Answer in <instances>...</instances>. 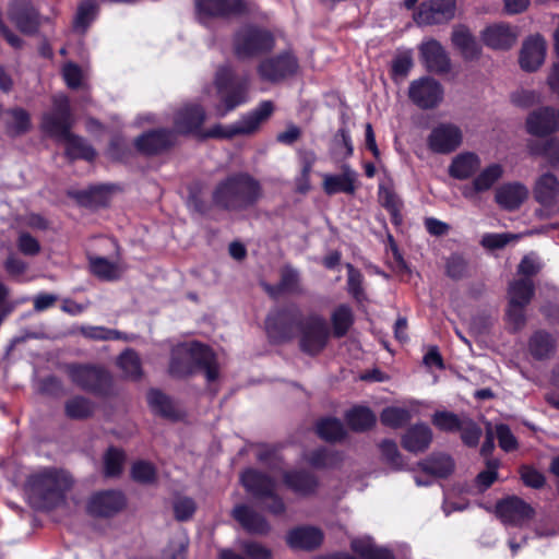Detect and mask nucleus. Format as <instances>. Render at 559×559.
Instances as JSON below:
<instances>
[{"mask_svg": "<svg viewBox=\"0 0 559 559\" xmlns=\"http://www.w3.org/2000/svg\"><path fill=\"white\" fill-rule=\"evenodd\" d=\"M72 485V477L66 471L44 467L27 476L25 490L36 509L51 510L64 502Z\"/></svg>", "mask_w": 559, "mask_h": 559, "instance_id": "1", "label": "nucleus"}, {"mask_svg": "<svg viewBox=\"0 0 559 559\" xmlns=\"http://www.w3.org/2000/svg\"><path fill=\"white\" fill-rule=\"evenodd\" d=\"M262 194V186L254 177L236 173L217 182L212 192V203L221 210L241 212L254 206Z\"/></svg>", "mask_w": 559, "mask_h": 559, "instance_id": "2", "label": "nucleus"}, {"mask_svg": "<svg viewBox=\"0 0 559 559\" xmlns=\"http://www.w3.org/2000/svg\"><path fill=\"white\" fill-rule=\"evenodd\" d=\"M275 47L273 34L255 25L241 26L233 37V51L238 60L245 61L269 53Z\"/></svg>", "mask_w": 559, "mask_h": 559, "instance_id": "3", "label": "nucleus"}, {"mask_svg": "<svg viewBox=\"0 0 559 559\" xmlns=\"http://www.w3.org/2000/svg\"><path fill=\"white\" fill-rule=\"evenodd\" d=\"M240 483L254 499L270 500L265 507L270 513L280 515L285 512L286 506L276 492L277 483L269 474L255 468H248L240 474Z\"/></svg>", "mask_w": 559, "mask_h": 559, "instance_id": "4", "label": "nucleus"}, {"mask_svg": "<svg viewBox=\"0 0 559 559\" xmlns=\"http://www.w3.org/2000/svg\"><path fill=\"white\" fill-rule=\"evenodd\" d=\"M66 372L72 383L97 396H108L114 392L112 377L102 366L70 364Z\"/></svg>", "mask_w": 559, "mask_h": 559, "instance_id": "5", "label": "nucleus"}, {"mask_svg": "<svg viewBox=\"0 0 559 559\" xmlns=\"http://www.w3.org/2000/svg\"><path fill=\"white\" fill-rule=\"evenodd\" d=\"M305 316L296 304H289L271 311L265 319V329L276 343L290 341L300 331Z\"/></svg>", "mask_w": 559, "mask_h": 559, "instance_id": "6", "label": "nucleus"}, {"mask_svg": "<svg viewBox=\"0 0 559 559\" xmlns=\"http://www.w3.org/2000/svg\"><path fill=\"white\" fill-rule=\"evenodd\" d=\"M274 104L271 100L261 102L253 110L242 116L238 121L227 127L216 124L204 134L205 138L230 139L236 135H249L259 130L274 111Z\"/></svg>", "mask_w": 559, "mask_h": 559, "instance_id": "7", "label": "nucleus"}, {"mask_svg": "<svg viewBox=\"0 0 559 559\" xmlns=\"http://www.w3.org/2000/svg\"><path fill=\"white\" fill-rule=\"evenodd\" d=\"M215 86L218 93H224L222 97L224 109H217L221 117L245 104L248 99V80L242 79L236 82L234 70L227 64L221 66L216 70Z\"/></svg>", "mask_w": 559, "mask_h": 559, "instance_id": "8", "label": "nucleus"}, {"mask_svg": "<svg viewBox=\"0 0 559 559\" xmlns=\"http://www.w3.org/2000/svg\"><path fill=\"white\" fill-rule=\"evenodd\" d=\"M70 99L66 95L52 97V107L41 117L40 128L49 136L60 141L67 136L74 124Z\"/></svg>", "mask_w": 559, "mask_h": 559, "instance_id": "9", "label": "nucleus"}, {"mask_svg": "<svg viewBox=\"0 0 559 559\" xmlns=\"http://www.w3.org/2000/svg\"><path fill=\"white\" fill-rule=\"evenodd\" d=\"M299 333L301 350L317 355L326 346L331 331L321 314L310 313L304 318Z\"/></svg>", "mask_w": 559, "mask_h": 559, "instance_id": "10", "label": "nucleus"}, {"mask_svg": "<svg viewBox=\"0 0 559 559\" xmlns=\"http://www.w3.org/2000/svg\"><path fill=\"white\" fill-rule=\"evenodd\" d=\"M298 68L297 58L290 51H284L261 60L257 67V72L262 81L277 84L295 75Z\"/></svg>", "mask_w": 559, "mask_h": 559, "instance_id": "11", "label": "nucleus"}, {"mask_svg": "<svg viewBox=\"0 0 559 559\" xmlns=\"http://www.w3.org/2000/svg\"><path fill=\"white\" fill-rule=\"evenodd\" d=\"M409 100L423 110L437 108L443 100V86L436 79L423 76L411 82L408 86Z\"/></svg>", "mask_w": 559, "mask_h": 559, "instance_id": "12", "label": "nucleus"}, {"mask_svg": "<svg viewBox=\"0 0 559 559\" xmlns=\"http://www.w3.org/2000/svg\"><path fill=\"white\" fill-rule=\"evenodd\" d=\"M198 20L206 24L212 17H229L243 14L247 5L242 0H194Z\"/></svg>", "mask_w": 559, "mask_h": 559, "instance_id": "13", "label": "nucleus"}, {"mask_svg": "<svg viewBox=\"0 0 559 559\" xmlns=\"http://www.w3.org/2000/svg\"><path fill=\"white\" fill-rule=\"evenodd\" d=\"M8 16L17 29L25 35H34L40 26V14L31 0H11Z\"/></svg>", "mask_w": 559, "mask_h": 559, "instance_id": "14", "label": "nucleus"}, {"mask_svg": "<svg viewBox=\"0 0 559 559\" xmlns=\"http://www.w3.org/2000/svg\"><path fill=\"white\" fill-rule=\"evenodd\" d=\"M463 141L462 130L453 123H440L428 135L427 145L437 154L454 152Z\"/></svg>", "mask_w": 559, "mask_h": 559, "instance_id": "15", "label": "nucleus"}, {"mask_svg": "<svg viewBox=\"0 0 559 559\" xmlns=\"http://www.w3.org/2000/svg\"><path fill=\"white\" fill-rule=\"evenodd\" d=\"M455 0H429L420 4L415 15L418 25H436L451 21L455 15Z\"/></svg>", "mask_w": 559, "mask_h": 559, "instance_id": "16", "label": "nucleus"}, {"mask_svg": "<svg viewBox=\"0 0 559 559\" xmlns=\"http://www.w3.org/2000/svg\"><path fill=\"white\" fill-rule=\"evenodd\" d=\"M126 504L127 500L121 491L104 490L90 498L87 511L96 518H111L122 511Z\"/></svg>", "mask_w": 559, "mask_h": 559, "instance_id": "17", "label": "nucleus"}, {"mask_svg": "<svg viewBox=\"0 0 559 559\" xmlns=\"http://www.w3.org/2000/svg\"><path fill=\"white\" fill-rule=\"evenodd\" d=\"M533 194L536 202L545 210L550 211L551 214L559 213V179L555 174L546 171L538 176L533 187Z\"/></svg>", "mask_w": 559, "mask_h": 559, "instance_id": "18", "label": "nucleus"}, {"mask_svg": "<svg viewBox=\"0 0 559 559\" xmlns=\"http://www.w3.org/2000/svg\"><path fill=\"white\" fill-rule=\"evenodd\" d=\"M527 132L536 136H547L559 130V110L542 107L532 111L526 118Z\"/></svg>", "mask_w": 559, "mask_h": 559, "instance_id": "19", "label": "nucleus"}, {"mask_svg": "<svg viewBox=\"0 0 559 559\" xmlns=\"http://www.w3.org/2000/svg\"><path fill=\"white\" fill-rule=\"evenodd\" d=\"M497 514L507 524L521 525L533 518L534 509L519 497L512 496L497 503Z\"/></svg>", "mask_w": 559, "mask_h": 559, "instance_id": "20", "label": "nucleus"}, {"mask_svg": "<svg viewBox=\"0 0 559 559\" xmlns=\"http://www.w3.org/2000/svg\"><path fill=\"white\" fill-rule=\"evenodd\" d=\"M231 515L249 534L263 536L271 531V525L264 515L247 504H237Z\"/></svg>", "mask_w": 559, "mask_h": 559, "instance_id": "21", "label": "nucleus"}, {"mask_svg": "<svg viewBox=\"0 0 559 559\" xmlns=\"http://www.w3.org/2000/svg\"><path fill=\"white\" fill-rule=\"evenodd\" d=\"M419 50L428 71L437 74H444L450 71V58L439 41L431 39L424 43Z\"/></svg>", "mask_w": 559, "mask_h": 559, "instance_id": "22", "label": "nucleus"}, {"mask_svg": "<svg viewBox=\"0 0 559 559\" xmlns=\"http://www.w3.org/2000/svg\"><path fill=\"white\" fill-rule=\"evenodd\" d=\"M323 538L324 535L320 528L305 525L290 530L286 542L293 549L311 551L321 546Z\"/></svg>", "mask_w": 559, "mask_h": 559, "instance_id": "23", "label": "nucleus"}, {"mask_svg": "<svg viewBox=\"0 0 559 559\" xmlns=\"http://www.w3.org/2000/svg\"><path fill=\"white\" fill-rule=\"evenodd\" d=\"M175 141V134L167 129L148 131L135 140L136 148L146 154L154 155L169 148Z\"/></svg>", "mask_w": 559, "mask_h": 559, "instance_id": "24", "label": "nucleus"}, {"mask_svg": "<svg viewBox=\"0 0 559 559\" xmlns=\"http://www.w3.org/2000/svg\"><path fill=\"white\" fill-rule=\"evenodd\" d=\"M205 117V110L201 105H185L174 117L176 132L186 134L198 131L203 124Z\"/></svg>", "mask_w": 559, "mask_h": 559, "instance_id": "25", "label": "nucleus"}, {"mask_svg": "<svg viewBox=\"0 0 559 559\" xmlns=\"http://www.w3.org/2000/svg\"><path fill=\"white\" fill-rule=\"evenodd\" d=\"M283 483L293 492L302 497L313 495L319 486L317 476L306 469L284 472Z\"/></svg>", "mask_w": 559, "mask_h": 559, "instance_id": "26", "label": "nucleus"}, {"mask_svg": "<svg viewBox=\"0 0 559 559\" xmlns=\"http://www.w3.org/2000/svg\"><path fill=\"white\" fill-rule=\"evenodd\" d=\"M546 55V41L542 36L528 38L521 49L520 64L525 71H536L544 62Z\"/></svg>", "mask_w": 559, "mask_h": 559, "instance_id": "27", "label": "nucleus"}, {"mask_svg": "<svg viewBox=\"0 0 559 559\" xmlns=\"http://www.w3.org/2000/svg\"><path fill=\"white\" fill-rule=\"evenodd\" d=\"M193 368H201L205 371L207 381H214L218 377V368L214 353L209 346L200 343L185 344Z\"/></svg>", "mask_w": 559, "mask_h": 559, "instance_id": "28", "label": "nucleus"}, {"mask_svg": "<svg viewBox=\"0 0 559 559\" xmlns=\"http://www.w3.org/2000/svg\"><path fill=\"white\" fill-rule=\"evenodd\" d=\"M528 197V189L521 182H508L497 188L495 200L507 211L518 210Z\"/></svg>", "mask_w": 559, "mask_h": 559, "instance_id": "29", "label": "nucleus"}, {"mask_svg": "<svg viewBox=\"0 0 559 559\" xmlns=\"http://www.w3.org/2000/svg\"><path fill=\"white\" fill-rule=\"evenodd\" d=\"M483 41L492 49L507 50L516 41V34L510 25L504 23L486 27L481 33Z\"/></svg>", "mask_w": 559, "mask_h": 559, "instance_id": "30", "label": "nucleus"}, {"mask_svg": "<svg viewBox=\"0 0 559 559\" xmlns=\"http://www.w3.org/2000/svg\"><path fill=\"white\" fill-rule=\"evenodd\" d=\"M357 173L348 165L342 167L340 175H325L323 178V190L326 194L333 195L340 192L354 194L356 190Z\"/></svg>", "mask_w": 559, "mask_h": 559, "instance_id": "31", "label": "nucleus"}, {"mask_svg": "<svg viewBox=\"0 0 559 559\" xmlns=\"http://www.w3.org/2000/svg\"><path fill=\"white\" fill-rule=\"evenodd\" d=\"M453 46L465 60H475L480 56V47L471 31L464 25L454 26L451 35Z\"/></svg>", "mask_w": 559, "mask_h": 559, "instance_id": "32", "label": "nucleus"}, {"mask_svg": "<svg viewBox=\"0 0 559 559\" xmlns=\"http://www.w3.org/2000/svg\"><path fill=\"white\" fill-rule=\"evenodd\" d=\"M431 441L432 431L425 424H416L412 426L402 437L403 448L413 453L426 451Z\"/></svg>", "mask_w": 559, "mask_h": 559, "instance_id": "33", "label": "nucleus"}, {"mask_svg": "<svg viewBox=\"0 0 559 559\" xmlns=\"http://www.w3.org/2000/svg\"><path fill=\"white\" fill-rule=\"evenodd\" d=\"M480 166L477 154L465 152L456 155L449 166V175L455 179L464 180L473 176Z\"/></svg>", "mask_w": 559, "mask_h": 559, "instance_id": "34", "label": "nucleus"}, {"mask_svg": "<svg viewBox=\"0 0 559 559\" xmlns=\"http://www.w3.org/2000/svg\"><path fill=\"white\" fill-rule=\"evenodd\" d=\"M3 121L10 136L25 134L32 127L29 114L21 107L5 110Z\"/></svg>", "mask_w": 559, "mask_h": 559, "instance_id": "35", "label": "nucleus"}, {"mask_svg": "<svg viewBox=\"0 0 559 559\" xmlns=\"http://www.w3.org/2000/svg\"><path fill=\"white\" fill-rule=\"evenodd\" d=\"M527 147L531 155L544 157L549 166L559 165V138L531 141Z\"/></svg>", "mask_w": 559, "mask_h": 559, "instance_id": "36", "label": "nucleus"}, {"mask_svg": "<svg viewBox=\"0 0 559 559\" xmlns=\"http://www.w3.org/2000/svg\"><path fill=\"white\" fill-rule=\"evenodd\" d=\"M420 468L435 477H448L454 471V462L450 455L432 454L419 463Z\"/></svg>", "mask_w": 559, "mask_h": 559, "instance_id": "37", "label": "nucleus"}, {"mask_svg": "<svg viewBox=\"0 0 559 559\" xmlns=\"http://www.w3.org/2000/svg\"><path fill=\"white\" fill-rule=\"evenodd\" d=\"M352 549L362 559H395L392 550L377 545L370 538L354 539Z\"/></svg>", "mask_w": 559, "mask_h": 559, "instance_id": "38", "label": "nucleus"}, {"mask_svg": "<svg viewBox=\"0 0 559 559\" xmlns=\"http://www.w3.org/2000/svg\"><path fill=\"white\" fill-rule=\"evenodd\" d=\"M59 142L64 143L66 154L71 159H94L96 153L94 148L86 143V141L70 132L67 136Z\"/></svg>", "mask_w": 559, "mask_h": 559, "instance_id": "39", "label": "nucleus"}, {"mask_svg": "<svg viewBox=\"0 0 559 559\" xmlns=\"http://www.w3.org/2000/svg\"><path fill=\"white\" fill-rule=\"evenodd\" d=\"M332 334L341 338L347 334L354 323V313L352 308L342 304L337 306L331 314Z\"/></svg>", "mask_w": 559, "mask_h": 559, "instance_id": "40", "label": "nucleus"}, {"mask_svg": "<svg viewBox=\"0 0 559 559\" xmlns=\"http://www.w3.org/2000/svg\"><path fill=\"white\" fill-rule=\"evenodd\" d=\"M88 261L92 273L103 281L118 280L123 273L120 264L110 262L106 258L90 257Z\"/></svg>", "mask_w": 559, "mask_h": 559, "instance_id": "41", "label": "nucleus"}, {"mask_svg": "<svg viewBox=\"0 0 559 559\" xmlns=\"http://www.w3.org/2000/svg\"><path fill=\"white\" fill-rule=\"evenodd\" d=\"M94 412L95 403L81 395L69 399L64 404V414L70 419L83 420L90 418Z\"/></svg>", "mask_w": 559, "mask_h": 559, "instance_id": "42", "label": "nucleus"}, {"mask_svg": "<svg viewBox=\"0 0 559 559\" xmlns=\"http://www.w3.org/2000/svg\"><path fill=\"white\" fill-rule=\"evenodd\" d=\"M528 347L533 357L536 359H546L555 353L556 344L549 333L537 331L532 335Z\"/></svg>", "mask_w": 559, "mask_h": 559, "instance_id": "43", "label": "nucleus"}, {"mask_svg": "<svg viewBox=\"0 0 559 559\" xmlns=\"http://www.w3.org/2000/svg\"><path fill=\"white\" fill-rule=\"evenodd\" d=\"M535 294V287L530 278H518L509 284L508 298L510 302L527 306Z\"/></svg>", "mask_w": 559, "mask_h": 559, "instance_id": "44", "label": "nucleus"}, {"mask_svg": "<svg viewBox=\"0 0 559 559\" xmlns=\"http://www.w3.org/2000/svg\"><path fill=\"white\" fill-rule=\"evenodd\" d=\"M194 371L186 345H179L171 352L169 372L174 377L182 378Z\"/></svg>", "mask_w": 559, "mask_h": 559, "instance_id": "45", "label": "nucleus"}, {"mask_svg": "<svg viewBox=\"0 0 559 559\" xmlns=\"http://www.w3.org/2000/svg\"><path fill=\"white\" fill-rule=\"evenodd\" d=\"M98 14V5L95 0H83L79 5L73 19L75 32L84 34Z\"/></svg>", "mask_w": 559, "mask_h": 559, "instance_id": "46", "label": "nucleus"}, {"mask_svg": "<svg viewBox=\"0 0 559 559\" xmlns=\"http://www.w3.org/2000/svg\"><path fill=\"white\" fill-rule=\"evenodd\" d=\"M147 402L152 411L162 417L176 419L177 412L171 400L159 390L152 389L147 393Z\"/></svg>", "mask_w": 559, "mask_h": 559, "instance_id": "47", "label": "nucleus"}, {"mask_svg": "<svg viewBox=\"0 0 559 559\" xmlns=\"http://www.w3.org/2000/svg\"><path fill=\"white\" fill-rule=\"evenodd\" d=\"M346 420L354 431H365L374 425L376 416L368 407L357 406L346 413Z\"/></svg>", "mask_w": 559, "mask_h": 559, "instance_id": "48", "label": "nucleus"}, {"mask_svg": "<svg viewBox=\"0 0 559 559\" xmlns=\"http://www.w3.org/2000/svg\"><path fill=\"white\" fill-rule=\"evenodd\" d=\"M379 199L383 207H385L392 217V223L395 225L401 224L402 222V201L396 195V193L383 185L379 187Z\"/></svg>", "mask_w": 559, "mask_h": 559, "instance_id": "49", "label": "nucleus"}, {"mask_svg": "<svg viewBox=\"0 0 559 559\" xmlns=\"http://www.w3.org/2000/svg\"><path fill=\"white\" fill-rule=\"evenodd\" d=\"M317 433L325 441L336 442L345 437L346 431L340 419L325 418L317 424Z\"/></svg>", "mask_w": 559, "mask_h": 559, "instance_id": "50", "label": "nucleus"}, {"mask_svg": "<svg viewBox=\"0 0 559 559\" xmlns=\"http://www.w3.org/2000/svg\"><path fill=\"white\" fill-rule=\"evenodd\" d=\"M503 167L500 164L493 163L484 168L474 179L476 189L478 191H488L491 187L502 178Z\"/></svg>", "mask_w": 559, "mask_h": 559, "instance_id": "51", "label": "nucleus"}, {"mask_svg": "<svg viewBox=\"0 0 559 559\" xmlns=\"http://www.w3.org/2000/svg\"><path fill=\"white\" fill-rule=\"evenodd\" d=\"M118 365L123 371L126 378L130 380H139L142 377V367L139 355L128 349L123 352L118 359Z\"/></svg>", "mask_w": 559, "mask_h": 559, "instance_id": "52", "label": "nucleus"}, {"mask_svg": "<svg viewBox=\"0 0 559 559\" xmlns=\"http://www.w3.org/2000/svg\"><path fill=\"white\" fill-rule=\"evenodd\" d=\"M412 416L409 411L402 407H386L380 414V420L384 426L397 429L406 425Z\"/></svg>", "mask_w": 559, "mask_h": 559, "instance_id": "53", "label": "nucleus"}, {"mask_svg": "<svg viewBox=\"0 0 559 559\" xmlns=\"http://www.w3.org/2000/svg\"><path fill=\"white\" fill-rule=\"evenodd\" d=\"M379 449L383 461L393 469L400 471L404 468V462L395 441L384 439L379 443Z\"/></svg>", "mask_w": 559, "mask_h": 559, "instance_id": "54", "label": "nucleus"}, {"mask_svg": "<svg viewBox=\"0 0 559 559\" xmlns=\"http://www.w3.org/2000/svg\"><path fill=\"white\" fill-rule=\"evenodd\" d=\"M464 416H459L452 412H436L432 416V424L440 430L445 432L459 431Z\"/></svg>", "mask_w": 559, "mask_h": 559, "instance_id": "55", "label": "nucleus"}, {"mask_svg": "<svg viewBox=\"0 0 559 559\" xmlns=\"http://www.w3.org/2000/svg\"><path fill=\"white\" fill-rule=\"evenodd\" d=\"M459 431L461 432V440L465 445L474 448L478 444L481 436V428L468 416H464V420Z\"/></svg>", "mask_w": 559, "mask_h": 559, "instance_id": "56", "label": "nucleus"}, {"mask_svg": "<svg viewBox=\"0 0 559 559\" xmlns=\"http://www.w3.org/2000/svg\"><path fill=\"white\" fill-rule=\"evenodd\" d=\"M123 462V452L116 448H109L104 455L105 475L109 477L119 475L121 473Z\"/></svg>", "mask_w": 559, "mask_h": 559, "instance_id": "57", "label": "nucleus"}, {"mask_svg": "<svg viewBox=\"0 0 559 559\" xmlns=\"http://www.w3.org/2000/svg\"><path fill=\"white\" fill-rule=\"evenodd\" d=\"M447 275L455 281L468 275V263L459 254H452L447 261Z\"/></svg>", "mask_w": 559, "mask_h": 559, "instance_id": "58", "label": "nucleus"}, {"mask_svg": "<svg viewBox=\"0 0 559 559\" xmlns=\"http://www.w3.org/2000/svg\"><path fill=\"white\" fill-rule=\"evenodd\" d=\"M132 477L135 481L150 484L155 480L156 472L154 466L144 461H140L132 466Z\"/></svg>", "mask_w": 559, "mask_h": 559, "instance_id": "59", "label": "nucleus"}, {"mask_svg": "<svg viewBox=\"0 0 559 559\" xmlns=\"http://www.w3.org/2000/svg\"><path fill=\"white\" fill-rule=\"evenodd\" d=\"M486 466L487 468L480 472L476 477L477 485L480 487L481 490L488 489L497 479V469L499 467V461L496 459L487 460Z\"/></svg>", "mask_w": 559, "mask_h": 559, "instance_id": "60", "label": "nucleus"}, {"mask_svg": "<svg viewBox=\"0 0 559 559\" xmlns=\"http://www.w3.org/2000/svg\"><path fill=\"white\" fill-rule=\"evenodd\" d=\"M299 273L292 266H285L281 271V289L289 293L299 292Z\"/></svg>", "mask_w": 559, "mask_h": 559, "instance_id": "61", "label": "nucleus"}, {"mask_svg": "<svg viewBox=\"0 0 559 559\" xmlns=\"http://www.w3.org/2000/svg\"><path fill=\"white\" fill-rule=\"evenodd\" d=\"M347 267V287L348 293L353 295V297L359 300L364 295L362 289V275L360 271L355 269L350 263L346 265Z\"/></svg>", "mask_w": 559, "mask_h": 559, "instance_id": "62", "label": "nucleus"}, {"mask_svg": "<svg viewBox=\"0 0 559 559\" xmlns=\"http://www.w3.org/2000/svg\"><path fill=\"white\" fill-rule=\"evenodd\" d=\"M520 474L521 479L527 487L539 489L544 487L546 483L545 476L533 466L523 465L520 469Z\"/></svg>", "mask_w": 559, "mask_h": 559, "instance_id": "63", "label": "nucleus"}, {"mask_svg": "<svg viewBox=\"0 0 559 559\" xmlns=\"http://www.w3.org/2000/svg\"><path fill=\"white\" fill-rule=\"evenodd\" d=\"M195 512V502L188 497H180L174 502V513L178 521L189 520Z\"/></svg>", "mask_w": 559, "mask_h": 559, "instance_id": "64", "label": "nucleus"}]
</instances>
